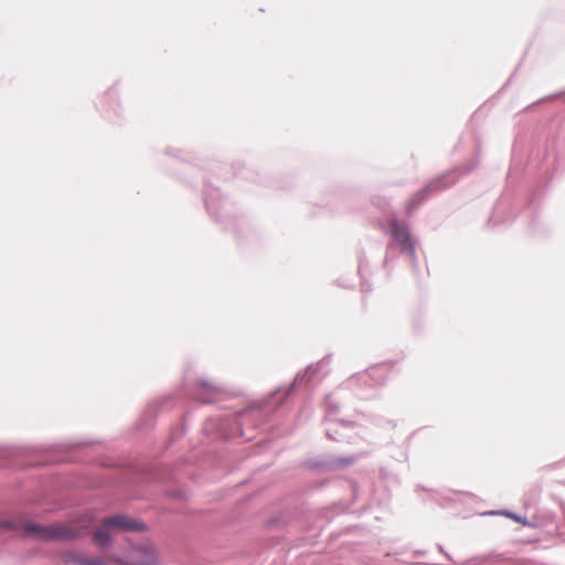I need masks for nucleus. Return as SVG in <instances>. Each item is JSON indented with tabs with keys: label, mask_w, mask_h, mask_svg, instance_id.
<instances>
[{
	"label": "nucleus",
	"mask_w": 565,
	"mask_h": 565,
	"mask_svg": "<svg viewBox=\"0 0 565 565\" xmlns=\"http://www.w3.org/2000/svg\"><path fill=\"white\" fill-rule=\"evenodd\" d=\"M448 185L445 182V177H439L429 181L424 188L412 195L406 202V209L411 212L424 202L429 195L440 190L446 189Z\"/></svg>",
	"instance_id": "obj_3"
},
{
	"label": "nucleus",
	"mask_w": 565,
	"mask_h": 565,
	"mask_svg": "<svg viewBox=\"0 0 565 565\" xmlns=\"http://www.w3.org/2000/svg\"><path fill=\"white\" fill-rule=\"evenodd\" d=\"M116 533V530L113 527L108 518L105 519L99 527L95 531L93 535V541L96 545L100 547H106L111 543L113 535Z\"/></svg>",
	"instance_id": "obj_5"
},
{
	"label": "nucleus",
	"mask_w": 565,
	"mask_h": 565,
	"mask_svg": "<svg viewBox=\"0 0 565 565\" xmlns=\"http://www.w3.org/2000/svg\"><path fill=\"white\" fill-rule=\"evenodd\" d=\"M1 525L4 526V527H8V529H14L15 527V525L12 522H3Z\"/></svg>",
	"instance_id": "obj_8"
},
{
	"label": "nucleus",
	"mask_w": 565,
	"mask_h": 565,
	"mask_svg": "<svg viewBox=\"0 0 565 565\" xmlns=\"http://www.w3.org/2000/svg\"><path fill=\"white\" fill-rule=\"evenodd\" d=\"M391 231L396 242L405 247H412L409 234L403 226L398 225L396 221L392 222Z\"/></svg>",
	"instance_id": "obj_6"
},
{
	"label": "nucleus",
	"mask_w": 565,
	"mask_h": 565,
	"mask_svg": "<svg viewBox=\"0 0 565 565\" xmlns=\"http://www.w3.org/2000/svg\"><path fill=\"white\" fill-rule=\"evenodd\" d=\"M23 530L28 535L44 541H70L78 537V532L74 527L60 523L51 525H41L32 522H25L23 524Z\"/></svg>",
	"instance_id": "obj_2"
},
{
	"label": "nucleus",
	"mask_w": 565,
	"mask_h": 565,
	"mask_svg": "<svg viewBox=\"0 0 565 565\" xmlns=\"http://www.w3.org/2000/svg\"><path fill=\"white\" fill-rule=\"evenodd\" d=\"M93 521V518L92 516H87V521L84 522V521H78L81 524V527H87L88 526V523H90Z\"/></svg>",
	"instance_id": "obj_7"
},
{
	"label": "nucleus",
	"mask_w": 565,
	"mask_h": 565,
	"mask_svg": "<svg viewBox=\"0 0 565 565\" xmlns=\"http://www.w3.org/2000/svg\"><path fill=\"white\" fill-rule=\"evenodd\" d=\"M81 565H159V558L151 544H142L132 547L125 559L110 558L102 561L85 556H75L73 559Z\"/></svg>",
	"instance_id": "obj_1"
},
{
	"label": "nucleus",
	"mask_w": 565,
	"mask_h": 565,
	"mask_svg": "<svg viewBox=\"0 0 565 565\" xmlns=\"http://www.w3.org/2000/svg\"><path fill=\"white\" fill-rule=\"evenodd\" d=\"M116 532H143L147 526L137 519L129 518L125 514H116L108 518Z\"/></svg>",
	"instance_id": "obj_4"
}]
</instances>
